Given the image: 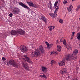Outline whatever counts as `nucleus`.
<instances>
[{
	"mask_svg": "<svg viewBox=\"0 0 80 80\" xmlns=\"http://www.w3.org/2000/svg\"><path fill=\"white\" fill-rule=\"evenodd\" d=\"M31 53L32 57H34L35 56L38 57V56L40 55L41 52L39 51L38 50L36 49L35 52H34L33 51H32Z\"/></svg>",
	"mask_w": 80,
	"mask_h": 80,
	"instance_id": "obj_1",
	"label": "nucleus"
},
{
	"mask_svg": "<svg viewBox=\"0 0 80 80\" xmlns=\"http://www.w3.org/2000/svg\"><path fill=\"white\" fill-rule=\"evenodd\" d=\"M10 64L13 66V67H16V68H18V64L16 62H15V61L13 60H9L8 64Z\"/></svg>",
	"mask_w": 80,
	"mask_h": 80,
	"instance_id": "obj_2",
	"label": "nucleus"
},
{
	"mask_svg": "<svg viewBox=\"0 0 80 80\" xmlns=\"http://www.w3.org/2000/svg\"><path fill=\"white\" fill-rule=\"evenodd\" d=\"M20 10L18 8L15 7L13 8V10L12 11V12L13 14H18L20 13Z\"/></svg>",
	"mask_w": 80,
	"mask_h": 80,
	"instance_id": "obj_3",
	"label": "nucleus"
},
{
	"mask_svg": "<svg viewBox=\"0 0 80 80\" xmlns=\"http://www.w3.org/2000/svg\"><path fill=\"white\" fill-rule=\"evenodd\" d=\"M78 53V51L77 49L74 50L73 53L72 55V60H76L77 59V56H76V55Z\"/></svg>",
	"mask_w": 80,
	"mask_h": 80,
	"instance_id": "obj_4",
	"label": "nucleus"
},
{
	"mask_svg": "<svg viewBox=\"0 0 80 80\" xmlns=\"http://www.w3.org/2000/svg\"><path fill=\"white\" fill-rule=\"evenodd\" d=\"M22 65L26 70H29L28 65V64H27L25 61H24L22 62Z\"/></svg>",
	"mask_w": 80,
	"mask_h": 80,
	"instance_id": "obj_5",
	"label": "nucleus"
},
{
	"mask_svg": "<svg viewBox=\"0 0 80 80\" xmlns=\"http://www.w3.org/2000/svg\"><path fill=\"white\" fill-rule=\"evenodd\" d=\"M24 57L25 58H24L23 59L25 60V61H27V62L31 63L32 65L33 64V63L32 61L30 60V58L29 57H28V56H27V55H25Z\"/></svg>",
	"mask_w": 80,
	"mask_h": 80,
	"instance_id": "obj_6",
	"label": "nucleus"
},
{
	"mask_svg": "<svg viewBox=\"0 0 80 80\" xmlns=\"http://www.w3.org/2000/svg\"><path fill=\"white\" fill-rule=\"evenodd\" d=\"M27 3L28 4L29 6H30V7H34L35 8H37V5H36V4H33V3L32 2H27Z\"/></svg>",
	"mask_w": 80,
	"mask_h": 80,
	"instance_id": "obj_7",
	"label": "nucleus"
},
{
	"mask_svg": "<svg viewBox=\"0 0 80 80\" xmlns=\"http://www.w3.org/2000/svg\"><path fill=\"white\" fill-rule=\"evenodd\" d=\"M20 50L23 52H25L27 51V48H26L25 46L22 45L20 47Z\"/></svg>",
	"mask_w": 80,
	"mask_h": 80,
	"instance_id": "obj_8",
	"label": "nucleus"
},
{
	"mask_svg": "<svg viewBox=\"0 0 80 80\" xmlns=\"http://www.w3.org/2000/svg\"><path fill=\"white\" fill-rule=\"evenodd\" d=\"M65 59L66 60H67L68 61H70V60H71L72 58V55L70 54H68L67 55L65 58Z\"/></svg>",
	"mask_w": 80,
	"mask_h": 80,
	"instance_id": "obj_9",
	"label": "nucleus"
},
{
	"mask_svg": "<svg viewBox=\"0 0 80 80\" xmlns=\"http://www.w3.org/2000/svg\"><path fill=\"white\" fill-rule=\"evenodd\" d=\"M68 72V71L67 70V69L66 68H63V69L61 70L60 73L62 75L63 74H65V73H67Z\"/></svg>",
	"mask_w": 80,
	"mask_h": 80,
	"instance_id": "obj_10",
	"label": "nucleus"
},
{
	"mask_svg": "<svg viewBox=\"0 0 80 80\" xmlns=\"http://www.w3.org/2000/svg\"><path fill=\"white\" fill-rule=\"evenodd\" d=\"M18 33H19L20 35H23L25 34V32L24 31L21 29H19L17 30Z\"/></svg>",
	"mask_w": 80,
	"mask_h": 80,
	"instance_id": "obj_11",
	"label": "nucleus"
},
{
	"mask_svg": "<svg viewBox=\"0 0 80 80\" xmlns=\"http://www.w3.org/2000/svg\"><path fill=\"white\" fill-rule=\"evenodd\" d=\"M39 51L41 52V53H43L44 52V49H43V47L42 45H40L39 47Z\"/></svg>",
	"mask_w": 80,
	"mask_h": 80,
	"instance_id": "obj_12",
	"label": "nucleus"
},
{
	"mask_svg": "<svg viewBox=\"0 0 80 80\" xmlns=\"http://www.w3.org/2000/svg\"><path fill=\"white\" fill-rule=\"evenodd\" d=\"M19 4L20 5H21V6H22L25 8H26V9H29V7H28L27 6H26L22 2H20L19 3Z\"/></svg>",
	"mask_w": 80,
	"mask_h": 80,
	"instance_id": "obj_13",
	"label": "nucleus"
},
{
	"mask_svg": "<svg viewBox=\"0 0 80 80\" xmlns=\"http://www.w3.org/2000/svg\"><path fill=\"white\" fill-rule=\"evenodd\" d=\"M11 34L12 35H18V32L15 30H12L11 32Z\"/></svg>",
	"mask_w": 80,
	"mask_h": 80,
	"instance_id": "obj_14",
	"label": "nucleus"
},
{
	"mask_svg": "<svg viewBox=\"0 0 80 80\" xmlns=\"http://www.w3.org/2000/svg\"><path fill=\"white\" fill-rule=\"evenodd\" d=\"M59 66H64L65 65V62L63 61H61L58 62Z\"/></svg>",
	"mask_w": 80,
	"mask_h": 80,
	"instance_id": "obj_15",
	"label": "nucleus"
},
{
	"mask_svg": "<svg viewBox=\"0 0 80 80\" xmlns=\"http://www.w3.org/2000/svg\"><path fill=\"white\" fill-rule=\"evenodd\" d=\"M42 71H43L44 72H46L47 71V69L44 66H42Z\"/></svg>",
	"mask_w": 80,
	"mask_h": 80,
	"instance_id": "obj_16",
	"label": "nucleus"
},
{
	"mask_svg": "<svg viewBox=\"0 0 80 80\" xmlns=\"http://www.w3.org/2000/svg\"><path fill=\"white\" fill-rule=\"evenodd\" d=\"M40 20H42L44 21V22H45V23L47 22V19L45 18V17L43 16L41 17V18L40 19Z\"/></svg>",
	"mask_w": 80,
	"mask_h": 80,
	"instance_id": "obj_17",
	"label": "nucleus"
},
{
	"mask_svg": "<svg viewBox=\"0 0 80 80\" xmlns=\"http://www.w3.org/2000/svg\"><path fill=\"white\" fill-rule=\"evenodd\" d=\"M48 28L50 31H52V30H53V29H54V28H55V26H49L48 27Z\"/></svg>",
	"mask_w": 80,
	"mask_h": 80,
	"instance_id": "obj_18",
	"label": "nucleus"
},
{
	"mask_svg": "<svg viewBox=\"0 0 80 80\" xmlns=\"http://www.w3.org/2000/svg\"><path fill=\"white\" fill-rule=\"evenodd\" d=\"M73 8V6L72 5H70L69 7L67 8V9L69 12H70Z\"/></svg>",
	"mask_w": 80,
	"mask_h": 80,
	"instance_id": "obj_19",
	"label": "nucleus"
},
{
	"mask_svg": "<svg viewBox=\"0 0 80 80\" xmlns=\"http://www.w3.org/2000/svg\"><path fill=\"white\" fill-rule=\"evenodd\" d=\"M58 49L57 50V51H58L59 52H60L61 51V49H62V47L58 45H57Z\"/></svg>",
	"mask_w": 80,
	"mask_h": 80,
	"instance_id": "obj_20",
	"label": "nucleus"
},
{
	"mask_svg": "<svg viewBox=\"0 0 80 80\" xmlns=\"http://www.w3.org/2000/svg\"><path fill=\"white\" fill-rule=\"evenodd\" d=\"M66 48L68 49H72V47L71 46V45L70 44H68V45H66Z\"/></svg>",
	"mask_w": 80,
	"mask_h": 80,
	"instance_id": "obj_21",
	"label": "nucleus"
},
{
	"mask_svg": "<svg viewBox=\"0 0 80 80\" xmlns=\"http://www.w3.org/2000/svg\"><path fill=\"white\" fill-rule=\"evenodd\" d=\"M48 7L51 10H53V7H52V3H49V5L48 6Z\"/></svg>",
	"mask_w": 80,
	"mask_h": 80,
	"instance_id": "obj_22",
	"label": "nucleus"
},
{
	"mask_svg": "<svg viewBox=\"0 0 80 80\" xmlns=\"http://www.w3.org/2000/svg\"><path fill=\"white\" fill-rule=\"evenodd\" d=\"M51 64L52 66L53 65V63H56V62L53 60H51Z\"/></svg>",
	"mask_w": 80,
	"mask_h": 80,
	"instance_id": "obj_23",
	"label": "nucleus"
},
{
	"mask_svg": "<svg viewBox=\"0 0 80 80\" xmlns=\"http://www.w3.org/2000/svg\"><path fill=\"white\" fill-rule=\"evenodd\" d=\"M58 16L57 14H52V17H53L54 18H56Z\"/></svg>",
	"mask_w": 80,
	"mask_h": 80,
	"instance_id": "obj_24",
	"label": "nucleus"
},
{
	"mask_svg": "<svg viewBox=\"0 0 80 80\" xmlns=\"http://www.w3.org/2000/svg\"><path fill=\"white\" fill-rule=\"evenodd\" d=\"M60 7V6L59 5H58L57 6V7L55 9V10L54 12L55 13L56 12H57L58 10V9H59V8Z\"/></svg>",
	"mask_w": 80,
	"mask_h": 80,
	"instance_id": "obj_25",
	"label": "nucleus"
},
{
	"mask_svg": "<svg viewBox=\"0 0 80 80\" xmlns=\"http://www.w3.org/2000/svg\"><path fill=\"white\" fill-rule=\"evenodd\" d=\"M58 1H57L56 2H55L54 4L55 7V8L57 7V5H58Z\"/></svg>",
	"mask_w": 80,
	"mask_h": 80,
	"instance_id": "obj_26",
	"label": "nucleus"
},
{
	"mask_svg": "<svg viewBox=\"0 0 80 80\" xmlns=\"http://www.w3.org/2000/svg\"><path fill=\"white\" fill-rule=\"evenodd\" d=\"M45 43L47 46V48H48V47H49V43H48V42H45Z\"/></svg>",
	"mask_w": 80,
	"mask_h": 80,
	"instance_id": "obj_27",
	"label": "nucleus"
},
{
	"mask_svg": "<svg viewBox=\"0 0 80 80\" xmlns=\"http://www.w3.org/2000/svg\"><path fill=\"white\" fill-rule=\"evenodd\" d=\"M52 46H53V44H51L49 45L48 48V49H50V48H52Z\"/></svg>",
	"mask_w": 80,
	"mask_h": 80,
	"instance_id": "obj_28",
	"label": "nucleus"
},
{
	"mask_svg": "<svg viewBox=\"0 0 80 80\" xmlns=\"http://www.w3.org/2000/svg\"><path fill=\"white\" fill-rule=\"evenodd\" d=\"M59 23H63V20L62 19H60L59 21Z\"/></svg>",
	"mask_w": 80,
	"mask_h": 80,
	"instance_id": "obj_29",
	"label": "nucleus"
},
{
	"mask_svg": "<svg viewBox=\"0 0 80 80\" xmlns=\"http://www.w3.org/2000/svg\"><path fill=\"white\" fill-rule=\"evenodd\" d=\"M67 3V0H64L63 1V4H64V5H65V4Z\"/></svg>",
	"mask_w": 80,
	"mask_h": 80,
	"instance_id": "obj_30",
	"label": "nucleus"
},
{
	"mask_svg": "<svg viewBox=\"0 0 80 80\" xmlns=\"http://www.w3.org/2000/svg\"><path fill=\"white\" fill-rule=\"evenodd\" d=\"M63 44H64L65 46H66L67 44L66 43V41H65V40L63 41Z\"/></svg>",
	"mask_w": 80,
	"mask_h": 80,
	"instance_id": "obj_31",
	"label": "nucleus"
},
{
	"mask_svg": "<svg viewBox=\"0 0 80 80\" xmlns=\"http://www.w3.org/2000/svg\"><path fill=\"white\" fill-rule=\"evenodd\" d=\"M9 17H12L13 15V14L11 13L10 14H9Z\"/></svg>",
	"mask_w": 80,
	"mask_h": 80,
	"instance_id": "obj_32",
	"label": "nucleus"
},
{
	"mask_svg": "<svg viewBox=\"0 0 80 80\" xmlns=\"http://www.w3.org/2000/svg\"><path fill=\"white\" fill-rule=\"evenodd\" d=\"M2 60H3V61H5V60H6V58H5L4 57H2Z\"/></svg>",
	"mask_w": 80,
	"mask_h": 80,
	"instance_id": "obj_33",
	"label": "nucleus"
},
{
	"mask_svg": "<svg viewBox=\"0 0 80 80\" xmlns=\"http://www.w3.org/2000/svg\"><path fill=\"white\" fill-rule=\"evenodd\" d=\"M77 38L80 40V35H79L77 37Z\"/></svg>",
	"mask_w": 80,
	"mask_h": 80,
	"instance_id": "obj_34",
	"label": "nucleus"
},
{
	"mask_svg": "<svg viewBox=\"0 0 80 80\" xmlns=\"http://www.w3.org/2000/svg\"><path fill=\"white\" fill-rule=\"evenodd\" d=\"M72 80H78V79L76 78H73L72 79Z\"/></svg>",
	"mask_w": 80,
	"mask_h": 80,
	"instance_id": "obj_35",
	"label": "nucleus"
},
{
	"mask_svg": "<svg viewBox=\"0 0 80 80\" xmlns=\"http://www.w3.org/2000/svg\"><path fill=\"white\" fill-rule=\"evenodd\" d=\"M54 53H55V55H58V52H57V51L55 52Z\"/></svg>",
	"mask_w": 80,
	"mask_h": 80,
	"instance_id": "obj_36",
	"label": "nucleus"
},
{
	"mask_svg": "<svg viewBox=\"0 0 80 80\" xmlns=\"http://www.w3.org/2000/svg\"><path fill=\"white\" fill-rule=\"evenodd\" d=\"M73 38V36L72 35L71 37V39H72Z\"/></svg>",
	"mask_w": 80,
	"mask_h": 80,
	"instance_id": "obj_37",
	"label": "nucleus"
},
{
	"mask_svg": "<svg viewBox=\"0 0 80 80\" xmlns=\"http://www.w3.org/2000/svg\"><path fill=\"white\" fill-rule=\"evenodd\" d=\"M42 76H43V78H47V76H46L45 75H42Z\"/></svg>",
	"mask_w": 80,
	"mask_h": 80,
	"instance_id": "obj_38",
	"label": "nucleus"
},
{
	"mask_svg": "<svg viewBox=\"0 0 80 80\" xmlns=\"http://www.w3.org/2000/svg\"><path fill=\"white\" fill-rule=\"evenodd\" d=\"M74 33H75V32H72V35H73V36H74Z\"/></svg>",
	"mask_w": 80,
	"mask_h": 80,
	"instance_id": "obj_39",
	"label": "nucleus"
},
{
	"mask_svg": "<svg viewBox=\"0 0 80 80\" xmlns=\"http://www.w3.org/2000/svg\"><path fill=\"white\" fill-rule=\"evenodd\" d=\"M60 42H63V40H62V39H60Z\"/></svg>",
	"mask_w": 80,
	"mask_h": 80,
	"instance_id": "obj_40",
	"label": "nucleus"
},
{
	"mask_svg": "<svg viewBox=\"0 0 80 80\" xmlns=\"http://www.w3.org/2000/svg\"><path fill=\"white\" fill-rule=\"evenodd\" d=\"M39 77H43V75H40Z\"/></svg>",
	"mask_w": 80,
	"mask_h": 80,
	"instance_id": "obj_41",
	"label": "nucleus"
},
{
	"mask_svg": "<svg viewBox=\"0 0 80 80\" xmlns=\"http://www.w3.org/2000/svg\"><path fill=\"white\" fill-rule=\"evenodd\" d=\"M1 8H2V7H1V6H0V9H1Z\"/></svg>",
	"mask_w": 80,
	"mask_h": 80,
	"instance_id": "obj_42",
	"label": "nucleus"
},
{
	"mask_svg": "<svg viewBox=\"0 0 80 80\" xmlns=\"http://www.w3.org/2000/svg\"><path fill=\"white\" fill-rule=\"evenodd\" d=\"M57 42H58V40H57Z\"/></svg>",
	"mask_w": 80,
	"mask_h": 80,
	"instance_id": "obj_43",
	"label": "nucleus"
},
{
	"mask_svg": "<svg viewBox=\"0 0 80 80\" xmlns=\"http://www.w3.org/2000/svg\"><path fill=\"white\" fill-rule=\"evenodd\" d=\"M75 0H72V1H74Z\"/></svg>",
	"mask_w": 80,
	"mask_h": 80,
	"instance_id": "obj_44",
	"label": "nucleus"
},
{
	"mask_svg": "<svg viewBox=\"0 0 80 80\" xmlns=\"http://www.w3.org/2000/svg\"><path fill=\"white\" fill-rule=\"evenodd\" d=\"M50 15H52V14H50Z\"/></svg>",
	"mask_w": 80,
	"mask_h": 80,
	"instance_id": "obj_45",
	"label": "nucleus"
},
{
	"mask_svg": "<svg viewBox=\"0 0 80 80\" xmlns=\"http://www.w3.org/2000/svg\"><path fill=\"white\" fill-rule=\"evenodd\" d=\"M58 0V1H60V0Z\"/></svg>",
	"mask_w": 80,
	"mask_h": 80,
	"instance_id": "obj_46",
	"label": "nucleus"
},
{
	"mask_svg": "<svg viewBox=\"0 0 80 80\" xmlns=\"http://www.w3.org/2000/svg\"><path fill=\"white\" fill-rule=\"evenodd\" d=\"M42 74H43V75H44V74L43 73Z\"/></svg>",
	"mask_w": 80,
	"mask_h": 80,
	"instance_id": "obj_47",
	"label": "nucleus"
},
{
	"mask_svg": "<svg viewBox=\"0 0 80 80\" xmlns=\"http://www.w3.org/2000/svg\"><path fill=\"white\" fill-rule=\"evenodd\" d=\"M79 45H80V44H79Z\"/></svg>",
	"mask_w": 80,
	"mask_h": 80,
	"instance_id": "obj_48",
	"label": "nucleus"
}]
</instances>
